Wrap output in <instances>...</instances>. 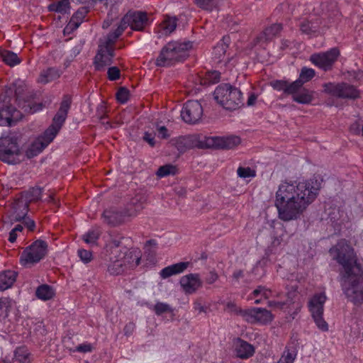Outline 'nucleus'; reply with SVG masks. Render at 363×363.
I'll list each match as a JSON object with an SVG mask.
<instances>
[{
    "label": "nucleus",
    "mask_w": 363,
    "mask_h": 363,
    "mask_svg": "<svg viewBox=\"0 0 363 363\" xmlns=\"http://www.w3.org/2000/svg\"><path fill=\"white\" fill-rule=\"evenodd\" d=\"M157 242L155 240H149L146 241L145 244V255H147V259L150 261L153 260L155 259V250L152 249L151 246H156Z\"/></svg>",
    "instance_id": "49530a36"
},
{
    "label": "nucleus",
    "mask_w": 363,
    "mask_h": 363,
    "mask_svg": "<svg viewBox=\"0 0 363 363\" xmlns=\"http://www.w3.org/2000/svg\"><path fill=\"white\" fill-rule=\"evenodd\" d=\"M234 347L236 356L240 359H248L255 354L254 346L241 338L235 340Z\"/></svg>",
    "instance_id": "a878e982"
},
{
    "label": "nucleus",
    "mask_w": 363,
    "mask_h": 363,
    "mask_svg": "<svg viewBox=\"0 0 363 363\" xmlns=\"http://www.w3.org/2000/svg\"><path fill=\"white\" fill-rule=\"evenodd\" d=\"M71 104V97L69 95H65L60 104L59 110L52 118V125L59 130L61 129L67 117V113L70 108Z\"/></svg>",
    "instance_id": "aec40b11"
},
{
    "label": "nucleus",
    "mask_w": 363,
    "mask_h": 363,
    "mask_svg": "<svg viewBox=\"0 0 363 363\" xmlns=\"http://www.w3.org/2000/svg\"><path fill=\"white\" fill-rule=\"evenodd\" d=\"M69 8V0H61L56 3L51 4L48 6L49 11L60 13L62 14L67 13Z\"/></svg>",
    "instance_id": "a19ab883"
},
{
    "label": "nucleus",
    "mask_w": 363,
    "mask_h": 363,
    "mask_svg": "<svg viewBox=\"0 0 363 363\" xmlns=\"http://www.w3.org/2000/svg\"><path fill=\"white\" fill-rule=\"evenodd\" d=\"M177 169L173 164H165L159 167L156 174L159 177H164L169 175H174L177 174Z\"/></svg>",
    "instance_id": "37998d69"
},
{
    "label": "nucleus",
    "mask_w": 363,
    "mask_h": 363,
    "mask_svg": "<svg viewBox=\"0 0 363 363\" xmlns=\"http://www.w3.org/2000/svg\"><path fill=\"white\" fill-rule=\"evenodd\" d=\"M270 84L274 89L282 91L287 95L296 94L298 92L294 82H289L286 80H274L271 82Z\"/></svg>",
    "instance_id": "c756f323"
},
{
    "label": "nucleus",
    "mask_w": 363,
    "mask_h": 363,
    "mask_svg": "<svg viewBox=\"0 0 363 363\" xmlns=\"http://www.w3.org/2000/svg\"><path fill=\"white\" fill-rule=\"evenodd\" d=\"M127 28L125 25H123V20L121 19L120 24L118 25V28L114 30L113 31H111L112 33L114 34V35L118 38L124 32V30Z\"/></svg>",
    "instance_id": "052dcab7"
},
{
    "label": "nucleus",
    "mask_w": 363,
    "mask_h": 363,
    "mask_svg": "<svg viewBox=\"0 0 363 363\" xmlns=\"http://www.w3.org/2000/svg\"><path fill=\"white\" fill-rule=\"evenodd\" d=\"M225 0H194V4L200 9L212 11L218 9Z\"/></svg>",
    "instance_id": "4c0bfd02"
},
{
    "label": "nucleus",
    "mask_w": 363,
    "mask_h": 363,
    "mask_svg": "<svg viewBox=\"0 0 363 363\" xmlns=\"http://www.w3.org/2000/svg\"><path fill=\"white\" fill-rule=\"evenodd\" d=\"M155 134L154 133H148L145 132L143 135V140L147 142L151 147H154L155 145Z\"/></svg>",
    "instance_id": "13d9d810"
},
{
    "label": "nucleus",
    "mask_w": 363,
    "mask_h": 363,
    "mask_svg": "<svg viewBox=\"0 0 363 363\" xmlns=\"http://www.w3.org/2000/svg\"><path fill=\"white\" fill-rule=\"evenodd\" d=\"M0 58L6 65L11 67L19 65L21 62V60L15 52L11 50H5L1 46Z\"/></svg>",
    "instance_id": "72a5a7b5"
},
{
    "label": "nucleus",
    "mask_w": 363,
    "mask_h": 363,
    "mask_svg": "<svg viewBox=\"0 0 363 363\" xmlns=\"http://www.w3.org/2000/svg\"><path fill=\"white\" fill-rule=\"evenodd\" d=\"M115 56V48L99 45L98 51L94 58V65L96 71H104L105 68L113 63Z\"/></svg>",
    "instance_id": "a211bd4d"
},
{
    "label": "nucleus",
    "mask_w": 363,
    "mask_h": 363,
    "mask_svg": "<svg viewBox=\"0 0 363 363\" xmlns=\"http://www.w3.org/2000/svg\"><path fill=\"white\" fill-rule=\"evenodd\" d=\"M177 18L176 17L166 16L162 21V28L165 33H172L177 27Z\"/></svg>",
    "instance_id": "c03bdc74"
},
{
    "label": "nucleus",
    "mask_w": 363,
    "mask_h": 363,
    "mask_svg": "<svg viewBox=\"0 0 363 363\" xmlns=\"http://www.w3.org/2000/svg\"><path fill=\"white\" fill-rule=\"evenodd\" d=\"M279 9L285 12L286 14H293L295 9V6L291 5L288 2H283L279 5Z\"/></svg>",
    "instance_id": "4d7b16f0"
},
{
    "label": "nucleus",
    "mask_w": 363,
    "mask_h": 363,
    "mask_svg": "<svg viewBox=\"0 0 363 363\" xmlns=\"http://www.w3.org/2000/svg\"><path fill=\"white\" fill-rule=\"evenodd\" d=\"M55 293L53 288L48 284L40 285L35 291V296L43 301H48L52 298Z\"/></svg>",
    "instance_id": "e433bc0d"
},
{
    "label": "nucleus",
    "mask_w": 363,
    "mask_h": 363,
    "mask_svg": "<svg viewBox=\"0 0 363 363\" xmlns=\"http://www.w3.org/2000/svg\"><path fill=\"white\" fill-rule=\"evenodd\" d=\"M225 310H227L229 313H234L235 315H239L244 318V312L246 311V309H242L240 307L237 306V305L233 302H228L225 305Z\"/></svg>",
    "instance_id": "3c124183"
},
{
    "label": "nucleus",
    "mask_w": 363,
    "mask_h": 363,
    "mask_svg": "<svg viewBox=\"0 0 363 363\" xmlns=\"http://www.w3.org/2000/svg\"><path fill=\"white\" fill-rule=\"evenodd\" d=\"M123 25L128 26L133 30L143 31L148 25V17L146 12L139 11H129L122 18Z\"/></svg>",
    "instance_id": "4468645a"
},
{
    "label": "nucleus",
    "mask_w": 363,
    "mask_h": 363,
    "mask_svg": "<svg viewBox=\"0 0 363 363\" xmlns=\"http://www.w3.org/2000/svg\"><path fill=\"white\" fill-rule=\"evenodd\" d=\"M330 253L343 268L340 272L343 293L355 305L363 304V269L353 248L345 240H341L330 249Z\"/></svg>",
    "instance_id": "f03ea898"
},
{
    "label": "nucleus",
    "mask_w": 363,
    "mask_h": 363,
    "mask_svg": "<svg viewBox=\"0 0 363 363\" xmlns=\"http://www.w3.org/2000/svg\"><path fill=\"white\" fill-rule=\"evenodd\" d=\"M320 182L311 179L301 182H284L276 192L275 206L284 221L298 219L319 194Z\"/></svg>",
    "instance_id": "f257e3e1"
},
{
    "label": "nucleus",
    "mask_w": 363,
    "mask_h": 363,
    "mask_svg": "<svg viewBox=\"0 0 363 363\" xmlns=\"http://www.w3.org/2000/svg\"><path fill=\"white\" fill-rule=\"evenodd\" d=\"M218 279V275L215 272H210L206 279V282L209 284H213Z\"/></svg>",
    "instance_id": "774afa93"
},
{
    "label": "nucleus",
    "mask_w": 363,
    "mask_h": 363,
    "mask_svg": "<svg viewBox=\"0 0 363 363\" xmlns=\"http://www.w3.org/2000/svg\"><path fill=\"white\" fill-rule=\"evenodd\" d=\"M241 142L240 137L236 135H229L226 137H206L204 138V145L202 147H213L217 149H233Z\"/></svg>",
    "instance_id": "ddd939ff"
},
{
    "label": "nucleus",
    "mask_w": 363,
    "mask_h": 363,
    "mask_svg": "<svg viewBox=\"0 0 363 363\" xmlns=\"http://www.w3.org/2000/svg\"><path fill=\"white\" fill-rule=\"evenodd\" d=\"M282 30V26L280 23H274L265 28L263 32L265 40H269L278 35Z\"/></svg>",
    "instance_id": "79ce46f5"
},
{
    "label": "nucleus",
    "mask_w": 363,
    "mask_h": 363,
    "mask_svg": "<svg viewBox=\"0 0 363 363\" xmlns=\"http://www.w3.org/2000/svg\"><path fill=\"white\" fill-rule=\"evenodd\" d=\"M60 130L50 125L45 132L36 138L30 145L29 152L31 155H37L41 152L55 138Z\"/></svg>",
    "instance_id": "2eb2a0df"
},
{
    "label": "nucleus",
    "mask_w": 363,
    "mask_h": 363,
    "mask_svg": "<svg viewBox=\"0 0 363 363\" xmlns=\"http://www.w3.org/2000/svg\"><path fill=\"white\" fill-rule=\"evenodd\" d=\"M220 79V73L218 71H210L206 72L204 78V84H216Z\"/></svg>",
    "instance_id": "de8ad7c7"
},
{
    "label": "nucleus",
    "mask_w": 363,
    "mask_h": 363,
    "mask_svg": "<svg viewBox=\"0 0 363 363\" xmlns=\"http://www.w3.org/2000/svg\"><path fill=\"white\" fill-rule=\"evenodd\" d=\"M154 311L156 315H161L164 313L172 312V308L167 303L157 302L154 306Z\"/></svg>",
    "instance_id": "603ef678"
},
{
    "label": "nucleus",
    "mask_w": 363,
    "mask_h": 363,
    "mask_svg": "<svg viewBox=\"0 0 363 363\" xmlns=\"http://www.w3.org/2000/svg\"><path fill=\"white\" fill-rule=\"evenodd\" d=\"M325 293L315 294L308 302V309L317 327L322 331L328 330V325L323 318Z\"/></svg>",
    "instance_id": "1a4fd4ad"
},
{
    "label": "nucleus",
    "mask_w": 363,
    "mask_h": 363,
    "mask_svg": "<svg viewBox=\"0 0 363 363\" xmlns=\"http://www.w3.org/2000/svg\"><path fill=\"white\" fill-rule=\"evenodd\" d=\"M100 265L106 267L111 275H119L126 269L121 255L102 254Z\"/></svg>",
    "instance_id": "6ab92c4d"
},
{
    "label": "nucleus",
    "mask_w": 363,
    "mask_h": 363,
    "mask_svg": "<svg viewBox=\"0 0 363 363\" xmlns=\"http://www.w3.org/2000/svg\"><path fill=\"white\" fill-rule=\"evenodd\" d=\"M77 351L79 352H90L92 351V346L89 343L81 344L77 347Z\"/></svg>",
    "instance_id": "e2e57ef3"
},
{
    "label": "nucleus",
    "mask_w": 363,
    "mask_h": 363,
    "mask_svg": "<svg viewBox=\"0 0 363 363\" xmlns=\"http://www.w3.org/2000/svg\"><path fill=\"white\" fill-rule=\"evenodd\" d=\"M123 238V237L115 238L111 236L106 244L103 254L122 255L123 250L119 247H121V240Z\"/></svg>",
    "instance_id": "2f4dec72"
},
{
    "label": "nucleus",
    "mask_w": 363,
    "mask_h": 363,
    "mask_svg": "<svg viewBox=\"0 0 363 363\" xmlns=\"http://www.w3.org/2000/svg\"><path fill=\"white\" fill-rule=\"evenodd\" d=\"M244 320L250 323L266 325L273 320V315L266 308L253 307L244 312Z\"/></svg>",
    "instance_id": "f3484780"
},
{
    "label": "nucleus",
    "mask_w": 363,
    "mask_h": 363,
    "mask_svg": "<svg viewBox=\"0 0 363 363\" xmlns=\"http://www.w3.org/2000/svg\"><path fill=\"white\" fill-rule=\"evenodd\" d=\"M48 243L43 240H36L26 247L20 256V264L25 267H30L45 258L48 254Z\"/></svg>",
    "instance_id": "423d86ee"
},
{
    "label": "nucleus",
    "mask_w": 363,
    "mask_h": 363,
    "mask_svg": "<svg viewBox=\"0 0 363 363\" xmlns=\"http://www.w3.org/2000/svg\"><path fill=\"white\" fill-rule=\"evenodd\" d=\"M78 255L84 263H88L92 259V253L89 250L84 249L79 250Z\"/></svg>",
    "instance_id": "6e6d98bb"
},
{
    "label": "nucleus",
    "mask_w": 363,
    "mask_h": 363,
    "mask_svg": "<svg viewBox=\"0 0 363 363\" xmlns=\"http://www.w3.org/2000/svg\"><path fill=\"white\" fill-rule=\"evenodd\" d=\"M30 353L26 347H17L14 352V357L12 362L30 363Z\"/></svg>",
    "instance_id": "ea45409f"
},
{
    "label": "nucleus",
    "mask_w": 363,
    "mask_h": 363,
    "mask_svg": "<svg viewBox=\"0 0 363 363\" xmlns=\"http://www.w3.org/2000/svg\"><path fill=\"white\" fill-rule=\"evenodd\" d=\"M189 266V262H181L162 269L160 273L162 279H167L171 276L184 272Z\"/></svg>",
    "instance_id": "cd10ccee"
},
{
    "label": "nucleus",
    "mask_w": 363,
    "mask_h": 363,
    "mask_svg": "<svg viewBox=\"0 0 363 363\" xmlns=\"http://www.w3.org/2000/svg\"><path fill=\"white\" fill-rule=\"evenodd\" d=\"M117 38L114 35L112 32H110L104 43H101L99 45L107 46L109 48H115V43L117 40Z\"/></svg>",
    "instance_id": "5fc2aeb1"
},
{
    "label": "nucleus",
    "mask_w": 363,
    "mask_h": 363,
    "mask_svg": "<svg viewBox=\"0 0 363 363\" xmlns=\"http://www.w3.org/2000/svg\"><path fill=\"white\" fill-rule=\"evenodd\" d=\"M21 152L15 136H1L0 138V160L7 164L19 162Z\"/></svg>",
    "instance_id": "6e6552de"
},
{
    "label": "nucleus",
    "mask_w": 363,
    "mask_h": 363,
    "mask_svg": "<svg viewBox=\"0 0 363 363\" xmlns=\"http://www.w3.org/2000/svg\"><path fill=\"white\" fill-rule=\"evenodd\" d=\"M322 21L316 15H310L308 17L300 19L298 26L302 33L311 35L318 31Z\"/></svg>",
    "instance_id": "5701e85b"
},
{
    "label": "nucleus",
    "mask_w": 363,
    "mask_h": 363,
    "mask_svg": "<svg viewBox=\"0 0 363 363\" xmlns=\"http://www.w3.org/2000/svg\"><path fill=\"white\" fill-rule=\"evenodd\" d=\"M213 96L215 100L228 110H236L244 105L241 91L228 84L218 86Z\"/></svg>",
    "instance_id": "39448f33"
},
{
    "label": "nucleus",
    "mask_w": 363,
    "mask_h": 363,
    "mask_svg": "<svg viewBox=\"0 0 363 363\" xmlns=\"http://www.w3.org/2000/svg\"><path fill=\"white\" fill-rule=\"evenodd\" d=\"M62 74V71L59 68L48 67L40 72L38 82L46 84L59 79Z\"/></svg>",
    "instance_id": "bb28decb"
},
{
    "label": "nucleus",
    "mask_w": 363,
    "mask_h": 363,
    "mask_svg": "<svg viewBox=\"0 0 363 363\" xmlns=\"http://www.w3.org/2000/svg\"><path fill=\"white\" fill-rule=\"evenodd\" d=\"M126 216H127L124 213V210L118 211L115 208L106 209L101 215L103 222L112 227L119 225L124 223Z\"/></svg>",
    "instance_id": "412c9836"
},
{
    "label": "nucleus",
    "mask_w": 363,
    "mask_h": 363,
    "mask_svg": "<svg viewBox=\"0 0 363 363\" xmlns=\"http://www.w3.org/2000/svg\"><path fill=\"white\" fill-rule=\"evenodd\" d=\"M26 215L23 218L24 225L28 228V229L30 231H33L35 229V223L34 220H33L28 218H26ZM21 220H23V218H21L19 221H21Z\"/></svg>",
    "instance_id": "69168bd1"
},
{
    "label": "nucleus",
    "mask_w": 363,
    "mask_h": 363,
    "mask_svg": "<svg viewBox=\"0 0 363 363\" xmlns=\"http://www.w3.org/2000/svg\"><path fill=\"white\" fill-rule=\"evenodd\" d=\"M202 145H204V140H198L194 136H186L179 138L177 142L176 146L180 152H185L186 150L194 147H203Z\"/></svg>",
    "instance_id": "c85d7f7f"
},
{
    "label": "nucleus",
    "mask_w": 363,
    "mask_h": 363,
    "mask_svg": "<svg viewBox=\"0 0 363 363\" xmlns=\"http://www.w3.org/2000/svg\"><path fill=\"white\" fill-rule=\"evenodd\" d=\"M107 77L110 81L119 79L121 77L120 69L116 66L108 67L107 70Z\"/></svg>",
    "instance_id": "864d4df0"
},
{
    "label": "nucleus",
    "mask_w": 363,
    "mask_h": 363,
    "mask_svg": "<svg viewBox=\"0 0 363 363\" xmlns=\"http://www.w3.org/2000/svg\"><path fill=\"white\" fill-rule=\"evenodd\" d=\"M340 54V50L337 48H333L326 52L311 55L310 61L318 68L327 72L333 69Z\"/></svg>",
    "instance_id": "9b49d317"
},
{
    "label": "nucleus",
    "mask_w": 363,
    "mask_h": 363,
    "mask_svg": "<svg viewBox=\"0 0 363 363\" xmlns=\"http://www.w3.org/2000/svg\"><path fill=\"white\" fill-rule=\"evenodd\" d=\"M237 174L240 177L244 179L249 177H255L256 176V172L249 167H239L237 169Z\"/></svg>",
    "instance_id": "09e8293b"
},
{
    "label": "nucleus",
    "mask_w": 363,
    "mask_h": 363,
    "mask_svg": "<svg viewBox=\"0 0 363 363\" xmlns=\"http://www.w3.org/2000/svg\"><path fill=\"white\" fill-rule=\"evenodd\" d=\"M43 191V188L35 186L23 192L22 199L14 203V211L11 215V220L18 221L23 218L27 215L29 203L40 200Z\"/></svg>",
    "instance_id": "0eeeda50"
},
{
    "label": "nucleus",
    "mask_w": 363,
    "mask_h": 363,
    "mask_svg": "<svg viewBox=\"0 0 363 363\" xmlns=\"http://www.w3.org/2000/svg\"><path fill=\"white\" fill-rule=\"evenodd\" d=\"M89 12V9L86 6L80 7L72 16L69 21V25L73 26L74 28H77Z\"/></svg>",
    "instance_id": "58836bf2"
},
{
    "label": "nucleus",
    "mask_w": 363,
    "mask_h": 363,
    "mask_svg": "<svg viewBox=\"0 0 363 363\" xmlns=\"http://www.w3.org/2000/svg\"><path fill=\"white\" fill-rule=\"evenodd\" d=\"M135 328V325L133 322H130V323H127L123 328L124 335L126 336L131 335L133 334Z\"/></svg>",
    "instance_id": "680f3d73"
},
{
    "label": "nucleus",
    "mask_w": 363,
    "mask_h": 363,
    "mask_svg": "<svg viewBox=\"0 0 363 363\" xmlns=\"http://www.w3.org/2000/svg\"><path fill=\"white\" fill-rule=\"evenodd\" d=\"M291 95L294 101L301 104H309L313 99V91L304 88Z\"/></svg>",
    "instance_id": "c9c22d12"
},
{
    "label": "nucleus",
    "mask_w": 363,
    "mask_h": 363,
    "mask_svg": "<svg viewBox=\"0 0 363 363\" xmlns=\"http://www.w3.org/2000/svg\"><path fill=\"white\" fill-rule=\"evenodd\" d=\"M315 75V72L313 69L306 67H302L298 78L294 82L297 91H298L303 87V85L311 81Z\"/></svg>",
    "instance_id": "473e14b6"
},
{
    "label": "nucleus",
    "mask_w": 363,
    "mask_h": 363,
    "mask_svg": "<svg viewBox=\"0 0 363 363\" xmlns=\"http://www.w3.org/2000/svg\"><path fill=\"white\" fill-rule=\"evenodd\" d=\"M324 91L340 99H355L359 97V91L356 87L347 83H325L323 85Z\"/></svg>",
    "instance_id": "9d476101"
},
{
    "label": "nucleus",
    "mask_w": 363,
    "mask_h": 363,
    "mask_svg": "<svg viewBox=\"0 0 363 363\" xmlns=\"http://www.w3.org/2000/svg\"><path fill=\"white\" fill-rule=\"evenodd\" d=\"M60 130L50 125L45 132L36 138L30 145L29 152L31 155H37L41 152L55 138Z\"/></svg>",
    "instance_id": "dca6fc26"
},
{
    "label": "nucleus",
    "mask_w": 363,
    "mask_h": 363,
    "mask_svg": "<svg viewBox=\"0 0 363 363\" xmlns=\"http://www.w3.org/2000/svg\"><path fill=\"white\" fill-rule=\"evenodd\" d=\"M130 91L125 87H120L116 92V99L121 103L125 104L129 99Z\"/></svg>",
    "instance_id": "8fccbe9b"
},
{
    "label": "nucleus",
    "mask_w": 363,
    "mask_h": 363,
    "mask_svg": "<svg viewBox=\"0 0 363 363\" xmlns=\"http://www.w3.org/2000/svg\"><path fill=\"white\" fill-rule=\"evenodd\" d=\"M228 41L229 37L224 36L213 48V54L218 62L224 60L227 49L228 48Z\"/></svg>",
    "instance_id": "f704fd0d"
},
{
    "label": "nucleus",
    "mask_w": 363,
    "mask_h": 363,
    "mask_svg": "<svg viewBox=\"0 0 363 363\" xmlns=\"http://www.w3.org/2000/svg\"><path fill=\"white\" fill-rule=\"evenodd\" d=\"M146 202V197L141 193L136 194L127 203L124 213L128 217L135 216L143 208Z\"/></svg>",
    "instance_id": "4be33fe9"
},
{
    "label": "nucleus",
    "mask_w": 363,
    "mask_h": 363,
    "mask_svg": "<svg viewBox=\"0 0 363 363\" xmlns=\"http://www.w3.org/2000/svg\"><path fill=\"white\" fill-rule=\"evenodd\" d=\"M17 273L15 271L6 270L0 272V291L11 288L16 280Z\"/></svg>",
    "instance_id": "7c9ffc66"
},
{
    "label": "nucleus",
    "mask_w": 363,
    "mask_h": 363,
    "mask_svg": "<svg viewBox=\"0 0 363 363\" xmlns=\"http://www.w3.org/2000/svg\"><path fill=\"white\" fill-rule=\"evenodd\" d=\"M294 355L291 353L288 352L286 355H283L280 358L278 363H294Z\"/></svg>",
    "instance_id": "0e129e2a"
},
{
    "label": "nucleus",
    "mask_w": 363,
    "mask_h": 363,
    "mask_svg": "<svg viewBox=\"0 0 363 363\" xmlns=\"http://www.w3.org/2000/svg\"><path fill=\"white\" fill-rule=\"evenodd\" d=\"M100 231L98 230H91L83 235V240L86 243L94 244L100 237Z\"/></svg>",
    "instance_id": "a18cd8bd"
},
{
    "label": "nucleus",
    "mask_w": 363,
    "mask_h": 363,
    "mask_svg": "<svg viewBox=\"0 0 363 363\" xmlns=\"http://www.w3.org/2000/svg\"><path fill=\"white\" fill-rule=\"evenodd\" d=\"M192 48L191 41H171L161 50L155 60L157 67H167L188 57V52Z\"/></svg>",
    "instance_id": "7ed1b4c3"
},
{
    "label": "nucleus",
    "mask_w": 363,
    "mask_h": 363,
    "mask_svg": "<svg viewBox=\"0 0 363 363\" xmlns=\"http://www.w3.org/2000/svg\"><path fill=\"white\" fill-rule=\"evenodd\" d=\"M350 130L352 133L356 135L360 134L361 133L362 135L363 136V125L361 128V125L357 122L352 123L350 125Z\"/></svg>",
    "instance_id": "bf43d9fd"
},
{
    "label": "nucleus",
    "mask_w": 363,
    "mask_h": 363,
    "mask_svg": "<svg viewBox=\"0 0 363 363\" xmlns=\"http://www.w3.org/2000/svg\"><path fill=\"white\" fill-rule=\"evenodd\" d=\"M142 257L141 251L138 248L127 250L123 249L121 258L125 269H135L140 264Z\"/></svg>",
    "instance_id": "393cba45"
},
{
    "label": "nucleus",
    "mask_w": 363,
    "mask_h": 363,
    "mask_svg": "<svg viewBox=\"0 0 363 363\" xmlns=\"http://www.w3.org/2000/svg\"><path fill=\"white\" fill-rule=\"evenodd\" d=\"M203 113V107L198 101L189 100L183 106L181 117L185 123L195 124L201 119Z\"/></svg>",
    "instance_id": "f8f14e48"
},
{
    "label": "nucleus",
    "mask_w": 363,
    "mask_h": 363,
    "mask_svg": "<svg viewBox=\"0 0 363 363\" xmlns=\"http://www.w3.org/2000/svg\"><path fill=\"white\" fill-rule=\"evenodd\" d=\"M158 136L162 139H167L169 137L168 130L165 126H160L157 128Z\"/></svg>",
    "instance_id": "338daca9"
},
{
    "label": "nucleus",
    "mask_w": 363,
    "mask_h": 363,
    "mask_svg": "<svg viewBox=\"0 0 363 363\" xmlns=\"http://www.w3.org/2000/svg\"><path fill=\"white\" fill-rule=\"evenodd\" d=\"M179 283L184 291L189 294L195 293L202 285L199 274H189L183 276Z\"/></svg>",
    "instance_id": "b1692460"
},
{
    "label": "nucleus",
    "mask_w": 363,
    "mask_h": 363,
    "mask_svg": "<svg viewBox=\"0 0 363 363\" xmlns=\"http://www.w3.org/2000/svg\"><path fill=\"white\" fill-rule=\"evenodd\" d=\"M23 92V86L12 84L5 93L0 94V103H3L0 106V125L12 126L13 125V116L16 110L10 104V95L14 93L15 100L20 104L21 101H24Z\"/></svg>",
    "instance_id": "20e7f679"
}]
</instances>
